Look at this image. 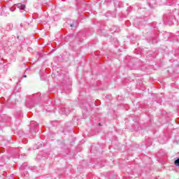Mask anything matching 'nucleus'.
Listing matches in <instances>:
<instances>
[{
    "instance_id": "nucleus-1",
    "label": "nucleus",
    "mask_w": 179,
    "mask_h": 179,
    "mask_svg": "<svg viewBox=\"0 0 179 179\" xmlns=\"http://www.w3.org/2000/svg\"><path fill=\"white\" fill-rule=\"evenodd\" d=\"M15 6H17V8H18L20 10V12H23V10H24L26 6H24V4H22V3H17L15 5Z\"/></svg>"
},
{
    "instance_id": "nucleus-4",
    "label": "nucleus",
    "mask_w": 179,
    "mask_h": 179,
    "mask_svg": "<svg viewBox=\"0 0 179 179\" xmlns=\"http://www.w3.org/2000/svg\"><path fill=\"white\" fill-rule=\"evenodd\" d=\"M73 26H74L73 24H71V27H73Z\"/></svg>"
},
{
    "instance_id": "nucleus-2",
    "label": "nucleus",
    "mask_w": 179,
    "mask_h": 179,
    "mask_svg": "<svg viewBox=\"0 0 179 179\" xmlns=\"http://www.w3.org/2000/svg\"><path fill=\"white\" fill-rule=\"evenodd\" d=\"M62 114H65V115H68V114H69V109H66L65 108H63L62 109Z\"/></svg>"
},
{
    "instance_id": "nucleus-5",
    "label": "nucleus",
    "mask_w": 179,
    "mask_h": 179,
    "mask_svg": "<svg viewBox=\"0 0 179 179\" xmlns=\"http://www.w3.org/2000/svg\"><path fill=\"white\" fill-rule=\"evenodd\" d=\"M10 10H11V12H13V10H13V9H12V8H10Z\"/></svg>"
},
{
    "instance_id": "nucleus-3",
    "label": "nucleus",
    "mask_w": 179,
    "mask_h": 179,
    "mask_svg": "<svg viewBox=\"0 0 179 179\" xmlns=\"http://www.w3.org/2000/svg\"><path fill=\"white\" fill-rule=\"evenodd\" d=\"M175 164L176 166H179V158H178L176 160H175Z\"/></svg>"
}]
</instances>
